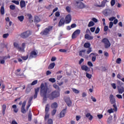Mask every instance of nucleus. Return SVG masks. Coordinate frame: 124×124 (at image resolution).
<instances>
[{"label": "nucleus", "instance_id": "1", "mask_svg": "<svg viewBox=\"0 0 124 124\" xmlns=\"http://www.w3.org/2000/svg\"><path fill=\"white\" fill-rule=\"evenodd\" d=\"M50 92L51 90L48 88L47 83H45V84L44 83L41 84L40 94L41 96H43L45 101H46L47 93H49Z\"/></svg>", "mask_w": 124, "mask_h": 124}, {"label": "nucleus", "instance_id": "2", "mask_svg": "<svg viewBox=\"0 0 124 124\" xmlns=\"http://www.w3.org/2000/svg\"><path fill=\"white\" fill-rule=\"evenodd\" d=\"M60 96V93L57 91L52 92L48 96L49 99L53 100Z\"/></svg>", "mask_w": 124, "mask_h": 124}, {"label": "nucleus", "instance_id": "3", "mask_svg": "<svg viewBox=\"0 0 124 124\" xmlns=\"http://www.w3.org/2000/svg\"><path fill=\"white\" fill-rule=\"evenodd\" d=\"M53 27L52 26H49L46 28L43 31L41 32L42 35H48L50 33V31H52Z\"/></svg>", "mask_w": 124, "mask_h": 124}, {"label": "nucleus", "instance_id": "4", "mask_svg": "<svg viewBox=\"0 0 124 124\" xmlns=\"http://www.w3.org/2000/svg\"><path fill=\"white\" fill-rule=\"evenodd\" d=\"M102 42L104 44L105 48H109L111 46V43L108 39L105 38L102 40Z\"/></svg>", "mask_w": 124, "mask_h": 124}, {"label": "nucleus", "instance_id": "5", "mask_svg": "<svg viewBox=\"0 0 124 124\" xmlns=\"http://www.w3.org/2000/svg\"><path fill=\"white\" fill-rule=\"evenodd\" d=\"M72 19V17L71 16V15L68 14L67 16H66L64 19L65 24H69V23L71 22Z\"/></svg>", "mask_w": 124, "mask_h": 124}, {"label": "nucleus", "instance_id": "6", "mask_svg": "<svg viewBox=\"0 0 124 124\" xmlns=\"http://www.w3.org/2000/svg\"><path fill=\"white\" fill-rule=\"evenodd\" d=\"M76 6L78 7V8L82 9L85 7V4H84L83 2H81V1H77L76 3Z\"/></svg>", "mask_w": 124, "mask_h": 124}, {"label": "nucleus", "instance_id": "7", "mask_svg": "<svg viewBox=\"0 0 124 124\" xmlns=\"http://www.w3.org/2000/svg\"><path fill=\"white\" fill-rule=\"evenodd\" d=\"M31 34V31H27L24 32L23 33H22L20 36L21 37H22V38H26V37H28V36H30Z\"/></svg>", "mask_w": 124, "mask_h": 124}, {"label": "nucleus", "instance_id": "8", "mask_svg": "<svg viewBox=\"0 0 124 124\" xmlns=\"http://www.w3.org/2000/svg\"><path fill=\"white\" fill-rule=\"evenodd\" d=\"M38 54V51L37 50H33L31 52L30 58H36L37 57V54Z\"/></svg>", "mask_w": 124, "mask_h": 124}, {"label": "nucleus", "instance_id": "9", "mask_svg": "<svg viewBox=\"0 0 124 124\" xmlns=\"http://www.w3.org/2000/svg\"><path fill=\"white\" fill-rule=\"evenodd\" d=\"M14 46L19 52H24V48L20 47V45L17 43H14Z\"/></svg>", "mask_w": 124, "mask_h": 124}, {"label": "nucleus", "instance_id": "10", "mask_svg": "<svg viewBox=\"0 0 124 124\" xmlns=\"http://www.w3.org/2000/svg\"><path fill=\"white\" fill-rule=\"evenodd\" d=\"M113 109L110 108V109H108V112L109 113V114H111V113H114V111L116 112L117 110V106H116V105H113Z\"/></svg>", "mask_w": 124, "mask_h": 124}, {"label": "nucleus", "instance_id": "11", "mask_svg": "<svg viewBox=\"0 0 124 124\" xmlns=\"http://www.w3.org/2000/svg\"><path fill=\"white\" fill-rule=\"evenodd\" d=\"M80 30H77L73 33L72 35V38H76V37L78 36V35L80 34Z\"/></svg>", "mask_w": 124, "mask_h": 124}, {"label": "nucleus", "instance_id": "12", "mask_svg": "<svg viewBox=\"0 0 124 124\" xmlns=\"http://www.w3.org/2000/svg\"><path fill=\"white\" fill-rule=\"evenodd\" d=\"M27 104V101H24L23 103H22V106L21 108V112L23 114H25L27 112V110L25 109V106H26V104Z\"/></svg>", "mask_w": 124, "mask_h": 124}, {"label": "nucleus", "instance_id": "13", "mask_svg": "<svg viewBox=\"0 0 124 124\" xmlns=\"http://www.w3.org/2000/svg\"><path fill=\"white\" fill-rule=\"evenodd\" d=\"M111 13H112V11L110 9L105 10L103 12V14L105 16H108V15H110Z\"/></svg>", "mask_w": 124, "mask_h": 124}, {"label": "nucleus", "instance_id": "14", "mask_svg": "<svg viewBox=\"0 0 124 124\" xmlns=\"http://www.w3.org/2000/svg\"><path fill=\"white\" fill-rule=\"evenodd\" d=\"M65 24V20H64V18L62 17L59 21L58 27H62Z\"/></svg>", "mask_w": 124, "mask_h": 124}, {"label": "nucleus", "instance_id": "15", "mask_svg": "<svg viewBox=\"0 0 124 124\" xmlns=\"http://www.w3.org/2000/svg\"><path fill=\"white\" fill-rule=\"evenodd\" d=\"M109 100L111 104H114V103H116V99L114 98V95H113V94H110L109 95Z\"/></svg>", "mask_w": 124, "mask_h": 124}, {"label": "nucleus", "instance_id": "16", "mask_svg": "<svg viewBox=\"0 0 124 124\" xmlns=\"http://www.w3.org/2000/svg\"><path fill=\"white\" fill-rule=\"evenodd\" d=\"M66 108L63 109L60 114V118H63L64 116H65V114H66Z\"/></svg>", "mask_w": 124, "mask_h": 124}, {"label": "nucleus", "instance_id": "17", "mask_svg": "<svg viewBox=\"0 0 124 124\" xmlns=\"http://www.w3.org/2000/svg\"><path fill=\"white\" fill-rule=\"evenodd\" d=\"M2 113L3 116L5 115V111L6 110V105L3 104L1 106Z\"/></svg>", "mask_w": 124, "mask_h": 124}, {"label": "nucleus", "instance_id": "18", "mask_svg": "<svg viewBox=\"0 0 124 124\" xmlns=\"http://www.w3.org/2000/svg\"><path fill=\"white\" fill-rule=\"evenodd\" d=\"M65 102L67 103L68 106L70 107L72 104V102H71V100H70V98H67L65 100Z\"/></svg>", "mask_w": 124, "mask_h": 124}, {"label": "nucleus", "instance_id": "19", "mask_svg": "<svg viewBox=\"0 0 124 124\" xmlns=\"http://www.w3.org/2000/svg\"><path fill=\"white\" fill-rule=\"evenodd\" d=\"M81 69L82 70H84V71H90V68H89V67H88L87 65H85L81 66Z\"/></svg>", "mask_w": 124, "mask_h": 124}, {"label": "nucleus", "instance_id": "20", "mask_svg": "<svg viewBox=\"0 0 124 124\" xmlns=\"http://www.w3.org/2000/svg\"><path fill=\"white\" fill-rule=\"evenodd\" d=\"M85 39H87L88 40H92V39H93V37L86 34L85 35Z\"/></svg>", "mask_w": 124, "mask_h": 124}, {"label": "nucleus", "instance_id": "21", "mask_svg": "<svg viewBox=\"0 0 124 124\" xmlns=\"http://www.w3.org/2000/svg\"><path fill=\"white\" fill-rule=\"evenodd\" d=\"M31 100H32V97H31L29 99V102H28V105L27 106L26 108V110L28 111L29 110V108H30V107L31 105Z\"/></svg>", "mask_w": 124, "mask_h": 124}, {"label": "nucleus", "instance_id": "22", "mask_svg": "<svg viewBox=\"0 0 124 124\" xmlns=\"http://www.w3.org/2000/svg\"><path fill=\"white\" fill-rule=\"evenodd\" d=\"M90 57H92V62H95V60H96V54L91 53Z\"/></svg>", "mask_w": 124, "mask_h": 124}, {"label": "nucleus", "instance_id": "23", "mask_svg": "<svg viewBox=\"0 0 124 124\" xmlns=\"http://www.w3.org/2000/svg\"><path fill=\"white\" fill-rule=\"evenodd\" d=\"M86 117L88 119V120H89V121H92V120L93 119V115H91V113H90L86 114Z\"/></svg>", "mask_w": 124, "mask_h": 124}, {"label": "nucleus", "instance_id": "24", "mask_svg": "<svg viewBox=\"0 0 124 124\" xmlns=\"http://www.w3.org/2000/svg\"><path fill=\"white\" fill-rule=\"evenodd\" d=\"M20 4L21 8H24V7H26V2L24 0H21L20 2Z\"/></svg>", "mask_w": 124, "mask_h": 124}, {"label": "nucleus", "instance_id": "25", "mask_svg": "<svg viewBox=\"0 0 124 124\" xmlns=\"http://www.w3.org/2000/svg\"><path fill=\"white\" fill-rule=\"evenodd\" d=\"M31 91V84H29L26 89V93H29Z\"/></svg>", "mask_w": 124, "mask_h": 124}, {"label": "nucleus", "instance_id": "26", "mask_svg": "<svg viewBox=\"0 0 124 124\" xmlns=\"http://www.w3.org/2000/svg\"><path fill=\"white\" fill-rule=\"evenodd\" d=\"M12 108L13 109L15 113H17L18 111H19V109L17 108V106H16V105H13Z\"/></svg>", "mask_w": 124, "mask_h": 124}, {"label": "nucleus", "instance_id": "27", "mask_svg": "<svg viewBox=\"0 0 124 124\" xmlns=\"http://www.w3.org/2000/svg\"><path fill=\"white\" fill-rule=\"evenodd\" d=\"M118 93L122 94L123 93H124V87H121L120 88H118Z\"/></svg>", "mask_w": 124, "mask_h": 124}, {"label": "nucleus", "instance_id": "28", "mask_svg": "<svg viewBox=\"0 0 124 124\" xmlns=\"http://www.w3.org/2000/svg\"><path fill=\"white\" fill-rule=\"evenodd\" d=\"M55 65H56V64L55 63V62L51 63L48 66V69H53V68L55 67Z\"/></svg>", "mask_w": 124, "mask_h": 124}, {"label": "nucleus", "instance_id": "29", "mask_svg": "<svg viewBox=\"0 0 124 124\" xmlns=\"http://www.w3.org/2000/svg\"><path fill=\"white\" fill-rule=\"evenodd\" d=\"M58 107V103H54L51 105V108L53 109H56Z\"/></svg>", "mask_w": 124, "mask_h": 124}, {"label": "nucleus", "instance_id": "30", "mask_svg": "<svg viewBox=\"0 0 124 124\" xmlns=\"http://www.w3.org/2000/svg\"><path fill=\"white\" fill-rule=\"evenodd\" d=\"M50 109V105L47 104L46 106V108H45V113H49V110Z\"/></svg>", "mask_w": 124, "mask_h": 124}, {"label": "nucleus", "instance_id": "31", "mask_svg": "<svg viewBox=\"0 0 124 124\" xmlns=\"http://www.w3.org/2000/svg\"><path fill=\"white\" fill-rule=\"evenodd\" d=\"M49 117H50V114H49V112H45V121L48 120V119H49Z\"/></svg>", "mask_w": 124, "mask_h": 124}, {"label": "nucleus", "instance_id": "32", "mask_svg": "<svg viewBox=\"0 0 124 124\" xmlns=\"http://www.w3.org/2000/svg\"><path fill=\"white\" fill-rule=\"evenodd\" d=\"M17 19L20 22H23V21H24V16H18Z\"/></svg>", "mask_w": 124, "mask_h": 124}, {"label": "nucleus", "instance_id": "33", "mask_svg": "<svg viewBox=\"0 0 124 124\" xmlns=\"http://www.w3.org/2000/svg\"><path fill=\"white\" fill-rule=\"evenodd\" d=\"M34 22H35V23H38L40 22V18H39V17L37 16H35Z\"/></svg>", "mask_w": 124, "mask_h": 124}, {"label": "nucleus", "instance_id": "34", "mask_svg": "<svg viewBox=\"0 0 124 124\" xmlns=\"http://www.w3.org/2000/svg\"><path fill=\"white\" fill-rule=\"evenodd\" d=\"M112 120H113V118H112V116L109 117L107 120L108 124H111Z\"/></svg>", "mask_w": 124, "mask_h": 124}, {"label": "nucleus", "instance_id": "35", "mask_svg": "<svg viewBox=\"0 0 124 124\" xmlns=\"http://www.w3.org/2000/svg\"><path fill=\"white\" fill-rule=\"evenodd\" d=\"M0 13L2 15H4V7L2 6L0 9Z\"/></svg>", "mask_w": 124, "mask_h": 124}, {"label": "nucleus", "instance_id": "36", "mask_svg": "<svg viewBox=\"0 0 124 124\" xmlns=\"http://www.w3.org/2000/svg\"><path fill=\"white\" fill-rule=\"evenodd\" d=\"M106 2H107V0H104L102 2V4L100 6H101V7H103L104 6H105V4L106 3Z\"/></svg>", "mask_w": 124, "mask_h": 124}, {"label": "nucleus", "instance_id": "37", "mask_svg": "<svg viewBox=\"0 0 124 124\" xmlns=\"http://www.w3.org/2000/svg\"><path fill=\"white\" fill-rule=\"evenodd\" d=\"M91 46V44L90 43H86L84 44V46L85 48H89Z\"/></svg>", "mask_w": 124, "mask_h": 124}, {"label": "nucleus", "instance_id": "38", "mask_svg": "<svg viewBox=\"0 0 124 124\" xmlns=\"http://www.w3.org/2000/svg\"><path fill=\"white\" fill-rule=\"evenodd\" d=\"M93 26H94V23L93 21H90L88 24V27L90 28L91 27H93Z\"/></svg>", "mask_w": 124, "mask_h": 124}, {"label": "nucleus", "instance_id": "39", "mask_svg": "<svg viewBox=\"0 0 124 124\" xmlns=\"http://www.w3.org/2000/svg\"><path fill=\"white\" fill-rule=\"evenodd\" d=\"M38 81L37 80H35L32 82V83L30 84L31 86H34V85H36Z\"/></svg>", "mask_w": 124, "mask_h": 124}, {"label": "nucleus", "instance_id": "40", "mask_svg": "<svg viewBox=\"0 0 124 124\" xmlns=\"http://www.w3.org/2000/svg\"><path fill=\"white\" fill-rule=\"evenodd\" d=\"M86 76L87 78H88V79H91L93 76L88 73H86Z\"/></svg>", "mask_w": 124, "mask_h": 124}, {"label": "nucleus", "instance_id": "41", "mask_svg": "<svg viewBox=\"0 0 124 124\" xmlns=\"http://www.w3.org/2000/svg\"><path fill=\"white\" fill-rule=\"evenodd\" d=\"M72 90L73 92H74L75 93H80L79 90H78L75 88H72Z\"/></svg>", "mask_w": 124, "mask_h": 124}, {"label": "nucleus", "instance_id": "42", "mask_svg": "<svg viewBox=\"0 0 124 124\" xmlns=\"http://www.w3.org/2000/svg\"><path fill=\"white\" fill-rule=\"evenodd\" d=\"M29 121H31V112L30 111L28 115Z\"/></svg>", "mask_w": 124, "mask_h": 124}, {"label": "nucleus", "instance_id": "43", "mask_svg": "<svg viewBox=\"0 0 124 124\" xmlns=\"http://www.w3.org/2000/svg\"><path fill=\"white\" fill-rule=\"evenodd\" d=\"M48 81L51 82V83H55V82H56V79L54 78H50L48 79Z\"/></svg>", "mask_w": 124, "mask_h": 124}, {"label": "nucleus", "instance_id": "44", "mask_svg": "<svg viewBox=\"0 0 124 124\" xmlns=\"http://www.w3.org/2000/svg\"><path fill=\"white\" fill-rule=\"evenodd\" d=\"M47 124H53V120H52V119H48Z\"/></svg>", "mask_w": 124, "mask_h": 124}, {"label": "nucleus", "instance_id": "45", "mask_svg": "<svg viewBox=\"0 0 124 124\" xmlns=\"http://www.w3.org/2000/svg\"><path fill=\"white\" fill-rule=\"evenodd\" d=\"M116 4V0H111L110 1V4L111 6H113L114 4Z\"/></svg>", "mask_w": 124, "mask_h": 124}, {"label": "nucleus", "instance_id": "46", "mask_svg": "<svg viewBox=\"0 0 124 124\" xmlns=\"http://www.w3.org/2000/svg\"><path fill=\"white\" fill-rule=\"evenodd\" d=\"M28 58H29V55L21 57V59H22V60H23L24 61H27V59Z\"/></svg>", "mask_w": 124, "mask_h": 124}, {"label": "nucleus", "instance_id": "47", "mask_svg": "<svg viewBox=\"0 0 124 124\" xmlns=\"http://www.w3.org/2000/svg\"><path fill=\"white\" fill-rule=\"evenodd\" d=\"M9 36V33H5L3 34L2 37L3 38H7Z\"/></svg>", "mask_w": 124, "mask_h": 124}, {"label": "nucleus", "instance_id": "48", "mask_svg": "<svg viewBox=\"0 0 124 124\" xmlns=\"http://www.w3.org/2000/svg\"><path fill=\"white\" fill-rule=\"evenodd\" d=\"M116 63H118L119 64L122 62V59L121 58H118L116 60Z\"/></svg>", "mask_w": 124, "mask_h": 124}, {"label": "nucleus", "instance_id": "49", "mask_svg": "<svg viewBox=\"0 0 124 124\" xmlns=\"http://www.w3.org/2000/svg\"><path fill=\"white\" fill-rule=\"evenodd\" d=\"M12 2H13V3H15V4H16V5H19V1L18 0H12Z\"/></svg>", "mask_w": 124, "mask_h": 124}, {"label": "nucleus", "instance_id": "50", "mask_svg": "<svg viewBox=\"0 0 124 124\" xmlns=\"http://www.w3.org/2000/svg\"><path fill=\"white\" fill-rule=\"evenodd\" d=\"M57 112V109H54L51 111V115L52 116H54L56 113Z\"/></svg>", "mask_w": 124, "mask_h": 124}, {"label": "nucleus", "instance_id": "51", "mask_svg": "<svg viewBox=\"0 0 124 124\" xmlns=\"http://www.w3.org/2000/svg\"><path fill=\"white\" fill-rule=\"evenodd\" d=\"M111 86H112L113 89H114V90H116V89L117 88V86H116L115 83H111Z\"/></svg>", "mask_w": 124, "mask_h": 124}, {"label": "nucleus", "instance_id": "52", "mask_svg": "<svg viewBox=\"0 0 124 124\" xmlns=\"http://www.w3.org/2000/svg\"><path fill=\"white\" fill-rule=\"evenodd\" d=\"M116 97H117V98H119V99H122L123 98V96L119 94L116 95Z\"/></svg>", "mask_w": 124, "mask_h": 124}, {"label": "nucleus", "instance_id": "53", "mask_svg": "<svg viewBox=\"0 0 124 124\" xmlns=\"http://www.w3.org/2000/svg\"><path fill=\"white\" fill-rule=\"evenodd\" d=\"M15 7H16V6H15V5H11L10 6V9H11L12 10H14V9H15Z\"/></svg>", "mask_w": 124, "mask_h": 124}, {"label": "nucleus", "instance_id": "54", "mask_svg": "<svg viewBox=\"0 0 124 124\" xmlns=\"http://www.w3.org/2000/svg\"><path fill=\"white\" fill-rule=\"evenodd\" d=\"M87 64H88V65H89V66H90V67L93 66V63L91 62H87Z\"/></svg>", "mask_w": 124, "mask_h": 124}, {"label": "nucleus", "instance_id": "55", "mask_svg": "<svg viewBox=\"0 0 124 124\" xmlns=\"http://www.w3.org/2000/svg\"><path fill=\"white\" fill-rule=\"evenodd\" d=\"M97 116L98 118V119H99V120H100L103 118V115H102V114H98L97 115Z\"/></svg>", "mask_w": 124, "mask_h": 124}, {"label": "nucleus", "instance_id": "56", "mask_svg": "<svg viewBox=\"0 0 124 124\" xmlns=\"http://www.w3.org/2000/svg\"><path fill=\"white\" fill-rule=\"evenodd\" d=\"M99 31H100V29H99V27H98L95 30V33L96 34L99 33Z\"/></svg>", "mask_w": 124, "mask_h": 124}, {"label": "nucleus", "instance_id": "57", "mask_svg": "<svg viewBox=\"0 0 124 124\" xmlns=\"http://www.w3.org/2000/svg\"><path fill=\"white\" fill-rule=\"evenodd\" d=\"M90 31L92 32H94L95 31V27H92L90 28Z\"/></svg>", "mask_w": 124, "mask_h": 124}, {"label": "nucleus", "instance_id": "58", "mask_svg": "<svg viewBox=\"0 0 124 124\" xmlns=\"http://www.w3.org/2000/svg\"><path fill=\"white\" fill-rule=\"evenodd\" d=\"M53 86L55 88V89H56V90H60V87L56 84H53Z\"/></svg>", "mask_w": 124, "mask_h": 124}, {"label": "nucleus", "instance_id": "59", "mask_svg": "<svg viewBox=\"0 0 124 124\" xmlns=\"http://www.w3.org/2000/svg\"><path fill=\"white\" fill-rule=\"evenodd\" d=\"M113 23L112 22H110L109 24V28L112 29V27H113Z\"/></svg>", "mask_w": 124, "mask_h": 124}, {"label": "nucleus", "instance_id": "60", "mask_svg": "<svg viewBox=\"0 0 124 124\" xmlns=\"http://www.w3.org/2000/svg\"><path fill=\"white\" fill-rule=\"evenodd\" d=\"M27 16L28 17V18H29V19H30V20H31V19L32 18L31 15L30 14H27Z\"/></svg>", "mask_w": 124, "mask_h": 124}, {"label": "nucleus", "instance_id": "61", "mask_svg": "<svg viewBox=\"0 0 124 124\" xmlns=\"http://www.w3.org/2000/svg\"><path fill=\"white\" fill-rule=\"evenodd\" d=\"M60 15H61V14H60L59 12H57L55 13L56 17H60Z\"/></svg>", "mask_w": 124, "mask_h": 124}, {"label": "nucleus", "instance_id": "62", "mask_svg": "<svg viewBox=\"0 0 124 124\" xmlns=\"http://www.w3.org/2000/svg\"><path fill=\"white\" fill-rule=\"evenodd\" d=\"M60 52H61L62 53H65L66 52V50L64 49H61L59 50Z\"/></svg>", "mask_w": 124, "mask_h": 124}, {"label": "nucleus", "instance_id": "63", "mask_svg": "<svg viewBox=\"0 0 124 124\" xmlns=\"http://www.w3.org/2000/svg\"><path fill=\"white\" fill-rule=\"evenodd\" d=\"M115 19H116V17L114 16H112L109 18V21H114V20H115Z\"/></svg>", "mask_w": 124, "mask_h": 124}, {"label": "nucleus", "instance_id": "64", "mask_svg": "<svg viewBox=\"0 0 124 124\" xmlns=\"http://www.w3.org/2000/svg\"><path fill=\"white\" fill-rule=\"evenodd\" d=\"M11 124H18V123H17V122H16V121L13 120Z\"/></svg>", "mask_w": 124, "mask_h": 124}]
</instances>
